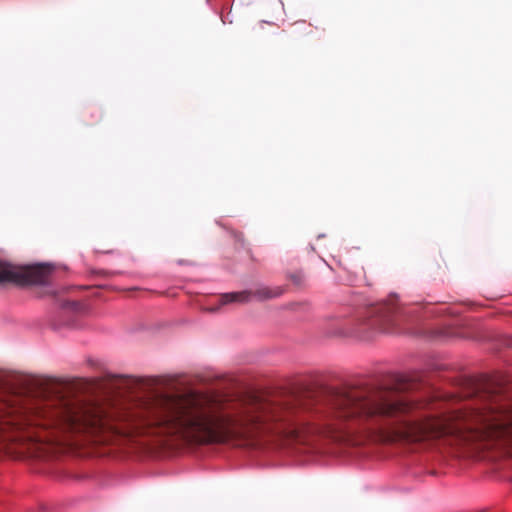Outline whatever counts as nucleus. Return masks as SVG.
I'll return each instance as SVG.
<instances>
[{"mask_svg": "<svg viewBox=\"0 0 512 512\" xmlns=\"http://www.w3.org/2000/svg\"><path fill=\"white\" fill-rule=\"evenodd\" d=\"M290 433H291V437H294V438L298 437V434H297L296 430H292Z\"/></svg>", "mask_w": 512, "mask_h": 512, "instance_id": "0eeeda50", "label": "nucleus"}, {"mask_svg": "<svg viewBox=\"0 0 512 512\" xmlns=\"http://www.w3.org/2000/svg\"><path fill=\"white\" fill-rule=\"evenodd\" d=\"M248 299L249 294L247 292H233L222 295L220 301L222 304H227L232 302H245Z\"/></svg>", "mask_w": 512, "mask_h": 512, "instance_id": "423d86ee", "label": "nucleus"}, {"mask_svg": "<svg viewBox=\"0 0 512 512\" xmlns=\"http://www.w3.org/2000/svg\"><path fill=\"white\" fill-rule=\"evenodd\" d=\"M446 435H455L467 441L512 437V408L493 405L459 412L447 418L403 421L392 429L387 440L422 442Z\"/></svg>", "mask_w": 512, "mask_h": 512, "instance_id": "f03ea898", "label": "nucleus"}, {"mask_svg": "<svg viewBox=\"0 0 512 512\" xmlns=\"http://www.w3.org/2000/svg\"><path fill=\"white\" fill-rule=\"evenodd\" d=\"M28 281L27 272L18 266L0 261V283L25 284Z\"/></svg>", "mask_w": 512, "mask_h": 512, "instance_id": "39448f33", "label": "nucleus"}, {"mask_svg": "<svg viewBox=\"0 0 512 512\" xmlns=\"http://www.w3.org/2000/svg\"><path fill=\"white\" fill-rule=\"evenodd\" d=\"M80 403L59 398L48 400L31 408L11 407L0 403V431L24 430L30 426L58 429L63 432H80Z\"/></svg>", "mask_w": 512, "mask_h": 512, "instance_id": "7ed1b4c3", "label": "nucleus"}, {"mask_svg": "<svg viewBox=\"0 0 512 512\" xmlns=\"http://www.w3.org/2000/svg\"><path fill=\"white\" fill-rule=\"evenodd\" d=\"M282 411L281 405L254 396L223 399L203 393L158 395L135 411L80 403V432L129 435L143 427H159L198 443H221L243 436L262 420H280Z\"/></svg>", "mask_w": 512, "mask_h": 512, "instance_id": "f257e3e1", "label": "nucleus"}, {"mask_svg": "<svg viewBox=\"0 0 512 512\" xmlns=\"http://www.w3.org/2000/svg\"><path fill=\"white\" fill-rule=\"evenodd\" d=\"M332 405L335 417L342 419L395 416L412 409L411 404L397 399L394 392L389 390H351L338 394Z\"/></svg>", "mask_w": 512, "mask_h": 512, "instance_id": "20e7f679", "label": "nucleus"}]
</instances>
